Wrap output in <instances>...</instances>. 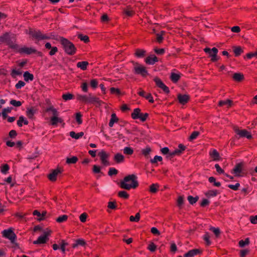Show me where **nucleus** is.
I'll use <instances>...</instances> for the list:
<instances>
[{
	"label": "nucleus",
	"instance_id": "f257e3e1",
	"mask_svg": "<svg viewBox=\"0 0 257 257\" xmlns=\"http://www.w3.org/2000/svg\"><path fill=\"white\" fill-rule=\"evenodd\" d=\"M137 177L134 174L129 175L125 176L123 180L120 182V187L124 189L129 190L131 188H136L139 183L137 181Z\"/></svg>",
	"mask_w": 257,
	"mask_h": 257
},
{
	"label": "nucleus",
	"instance_id": "f03ea898",
	"mask_svg": "<svg viewBox=\"0 0 257 257\" xmlns=\"http://www.w3.org/2000/svg\"><path fill=\"white\" fill-rule=\"evenodd\" d=\"M77 99L81 102L94 104L96 106H100L101 103V101L91 93H89L88 95L77 94Z\"/></svg>",
	"mask_w": 257,
	"mask_h": 257
},
{
	"label": "nucleus",
	"instance_id": "7ed1b4c3",
	"mask_svg": "<svg viewBox=\"0 0 257 257\" xmlns=\"http://www.w3.org/2000/svg\"><path fill=\"white\" fill-rule=\"evenodd\" d=\"M60 42L63 46L65 52L68 55H74L76 51V48L74 45L68 40L61 37Z\"/></svg>",
	"mask_w": 257,
	"mask_h": 257
},
{
	"label": "nucleus",
	"instance_id": "20e7f679",
	"mask_svg": "<svg viewBox=\"0 0 257 257\" xmlns=\"http://www.w3.org/2000/svg\"><path fill=\"white\" fill-rule=\"evenodd\" d=\"M0 42L6 43L11 48L16 51L18 49V45L15 43V39L13 35L6 33L0 37Z\"/></svg>",
	"mask_w": 257,
	"mask_h": 257
},
{
	"label": "nucleus",
	"instance_id": "39448f33",
	"mask_svg": "<svg viewBox=\"0 0 257 257\" xmlns=\"http://www.w3.org/2000/svg\"><path fill=\"white\" fill-rule=\"evenodd\" d=\"M28 34L36 42L43 40H47L50 38L49 37L42 34V32L38 30L30 29Z\"/></svg>",
	"mask_w": 257,
	"mask_h": 257
},
{
	"label": "nucleus",
	"instance_id": "423d86ee",
	"mask_svg": "<svg viewBox=\"0 0 257 257\" xmlns=\"http://www.w3.org/2000/svg\"><path fill=\"white\" fill-rule=\"evenodd\" d=\"M3 236L9 239L13 244H16L15 242L17 236L12 228L4 230L2 232Z\"/></svg>",
	"mask_w": 257,
	"mask_h": 257
},
{
	"label": "nucleus",
	"instance_id": "0eeeda50",
	"mask_svg": "<svg viewBox=\"0 0 257 257\" xmlns=\"http://www.w3.org/2000/svg\"><path fill=\"white\" fill-rule=\"evenodd\" d=\"M234 131L238 136L237 137L238 139L240 138H246L248 139H250L252 138L251 134L246 130H240L237 127H235Z\"/></svg>",
	"mask_w": 257,
	"mask_h": 257
},
{
	"label": "nucleus",
	"instance_id": "6e6552de",
	"mask_svg": "<svg viewBox=\"0 0 257 257\" xmlns=\"http://www.w3.org/2000/svg\"><path fill=\"white\" fill-rule=\"evenodd\" d=\"M204 51L209 55L210 57H211L212 61L215 62L217 60V54L218 53V49L216 48L213 47L211 49L209 48H205Z\"/></svg>",
	"mask_w": 257,
	"mask_h": 257
},
{
	"label": "nucleus",
	"instance_id": "1a4fd4ad",
	"mask_svg": "<svg viewBox=\"0 0 257 257\" xmlns=\"http://www.w3.org/2000/svg\"><path fill=\"white\" fill-rule=\"evenodd\" d=\"M50 233L49 231H45L44 234L40 236L37 240L33 241V243L35 244L45 243L49 239L48 236L50 235Z\"/></svg>",
	"mask_w": 257,
	"mask_h": 257
},
{
	"label": "nucleus",
	"instance_id": "9d476101",
	"mask_svg": "<svg viewBox=\"0 0 257 257\" xmlns=\"http://www.w3.org/2000/svg\"><path fill=\"white\" fill-rule=\"evenodd\" d=\"M154 81L155 82L156 85L162 89L165 93H169L170 90L169 87H167L159 78L155 77L154 79Z\"/></svg>",
	"mask_w": 257,
	"mask_h": 257
},
{
	"label": "nucleus",
	"instance_id": "9b49d317",
	"mask_svg": "<svg viewBox=\"0 0 257 257\" xmlns=\"http://www.w3.org/2000/svg\"><path fill=\"white\" fill-rule=\"evenodd\" d=\"M16 51L19 52L21 54H26L28 55L36 52V50L34 48L27 47L20 48L19 46L18 49H16Z\"/></svg>",
	"mask_w": 257,
	"mask_h": 257
},
{
	"label": "nucleus",
	"instance_id": "f8f14e48",
	"mask_svg": "<svg viewBox=\"0 0 257 257\" xmlns=\"http://www.w3.org/2000/svg\"><path fill=\"white\" fill-rule=\"evenodd\" d=\"M98 156L100 157L102 163L104 166L109 165V163L107 160V159L109 157V155L107 153H106L105 151H102L99 153Z\"/></svg>",
	"mask_w": 257,
	"mask_h": 257
},
{
	"label": "nucleus",
	"instance_id": "ddd939ff",
	"mask_svg": "<svg viewBox=\"0 0 257 257\" xmlns=\"http://www.w3.org/2000/svg\"><path fill=\"white\" fill-rule=\"evenodd\" d=\"M134 69L135 73L137 74H141L142 76H145L148 74V72L145 67L141 65H136L134 67Z\"/></svg>",
	"mask_w": 257,
	"mask_h": 257
},
{
	"label": "nucleus",
	"instance_id": "4468645a",
	"mask_svg": "<svg viewBox=\"0 0 257 257\" xmlns=\"http://www.w3.org/2000/svg\"><path fill=\"white\" fill-rule=\"evenodd\" d=\"M61 173V170L57 169L52 171V172L48 175L49 179L51 181L56 180L57 175Z\"/></svg>",
	"mask_w": 257,
	"mask_h": 257
},
{
	"label": "nucleus",
	"instance_id": "2eb2a0df",
	"mask_svg": "<svg viewBox=\"0 0 257 257\" xmlns=\"http://www.w3.org/2000/svg\"><path fill=\"white\" fill-rule=\"evenodd\" d=\"M201 252V251L199 249H193L185 253L184 256V257H193Z\"/></svg>",
	"mask_w": 257,
	"mask_h": 257
},
{
	"label": "nucleus",
	"instance_id": "dca6fc26",
	"mask_svg": "<svg viewBox=\"0 0 257 257\" xmlns=\"http://www.w3.org/2000/svg\"><path fill=\"white\" fill-rule=\"evenodd\" d=\"M114 161L117 164H121L124 161V157L121 153H116L113 158Z\"/></svg>",
	"mask_w": 257,
	"mask_h": 257
},
{
	"label": "nucleus",
	"instance_id": "f3484780",
	"mask_svg": "<svg viewBox=\"0 0 257 257\" xmlns=\"http://www.w3.org/2000/svg\"><path fill=\"white\" fill-rule=\"evenodd\" d=\"M123 13L126 16L131 17L135 14V12L133 9L129 6H127L125 9H123Z\"/></svg>",
	"mask_w": 257,
	"mask_h": 257
},
{
	"label": "nucleus",
	"instance_id": "a211bd4d",
	"mask_svg": "<svg viewBox=\"0 0 257 257\" xmlns=\"http://www.w3.org/2000/svg\"><path fill=\"white\" fill-rule=\"evenodd\" d=\"M178 99L179 101V102L181 104H185L186 103L189 99V96L186 94L181 95L178 94Z\"/></svg>",
	"mask_w": 257,
	"mask_h": 257
},
{
	"label": "nucleus",
	"instance_id": "6ab92c4d",
	"mask_svg": "<svg viewBox=\"0 0 257 257\" xmlns=\"http://www.w3.org/2000/svg\"><path fill=\"white\" fill-rule=\"evenodd\" d=\"M158 61L157 57L155 55L147 57L145 60L146 62L149 65H153Z\"/></svg>",
	"mask_w": 257,
	"mask_h": 257
},
{
	"label": "nucleus",
	"instance_id": "aec40b11",
	"mask_svg": "<svg viewBox=\"0 0 257 257\" xmlns=\"http://www.w3.org/2000/svg\"><path fill=\"white\" fill-rule=\"evenodd\" d=\"M209 154L213 161H217L219 160V154L216 150H212L209 152Z\"/></svg>",
	"mask_w": 257,
	"mask_h": 257
},
{
	"label": "nucleus",
	"instance_id": "412c9836",
	"mask_svg": "<svg viewBox=\"0 0 257 257\" xmlns=\"http://www.w3.org/2000/svg\"><path fill=\"white\" fill-rule=\"evenodd\" d=\"M118 120L116 114L113 113L111 115V118L109 122L108 125L110 127H112L115 122H117Z\"/></svg>",
	"mask_w": 257,
	"mask_h": 257
},
{
	"label": "nucleus",
	"instance_id": "4be33fe9",
	"mask_svg": "<svg viewBox=\"0 0 257 257\" xmlns=\"http://www.w3.org/2000/svg\"><path fill=\"white\" fill-rule=\"evenodd\" d=\"M233 79L236 81H241L243 78V75L240 73H235L232 76Z\"/></svg>",
	"mask_w": 257,
	"mask_h": 257
},
{
	"label": "nucleus",
	"instance_id": "5701e85b",
	"mask_svg": "<svg viewBox=\"0 0 257 257\" xmlns=\"http://www.w3.org/2000/svg\"><path fill=\"white\" fill-rule=\"evenodd\" d=\"M232 49L235 56L236 57L239 56L243 52L242 49L239 46H233Z\"/></svg>",
	"mask_w": 257,
	"mask_h": 257
},
{
	"label": "nucleus",
	"instance_id": "b1692460",
	"mask_svg": "<svg viewBox=\"0 0 257 257\" xmlns=\"http://www.w3.org/2000/svg\"><path fill=\"white\" fill-rule=\"evenodd\" d=\"M12 110V107H7L3 109L2 112V115L4 119H6L8 117V113H9L11 112Z\"/></svg>",
	"mask_w": 257,
	"mask_h": 257
},
{
	"label": "nucleus",
	"instance_id": "393cba45",
	"mask_svg": "<svg viewBox=\"0 0 257 257\" xmlns=\"http://www.w3.org/2000/svg\"><path fill=\"white\" fill-rule=\"evenodd\" d=\"M88 65V62L87 61H80L77 63V66L83 70L87 69V66Z\"/></svg>",
	"mask_w": 257,
	"mask_h": 257
},
{
	"label": "nucleus",
	"instance_id": "a878e982",
	"mask_svg": "<svg viewBox=\"0 0 257 257\" xmlns=\"http://www.w3.org/2000/svg\"><path fill=\"white\" fill-rule=\"evenodd\" d=\"M24 80L26 81H32L34 79V76L28 71L25 72L23 75Z\"/></svg>",
	"mask_w": 257,
	"mask_h": 257
},
{
	"label": "nucleus",
	"instance_id": "bb28decb",
	"mask_svg": "<svg viewBox=\"0 0 257 257\" xmlns=\"http://www.w3.org/2000/svg\"><path fill=\"white\" fill-rule=\"evenodd\" d=\"M36 112V110L34 108L31 107L27 108L26 113L28 117L31 118L33 117Z\"/></svg>",
	"mask_w": 257,
	"mask_h": 257
},
{
	"label": "nucleus",
	"instance_id": "cd10ccee",
	"mask_svg": "<svg viewBox=\"0 0 257 257\" xmlns=\"http://www.w3.org/2000/svg\"><path fill=\"white\" fill-rule=\"evenodd\" d=\"M84 133L82 132H79L77 134L73 131L70 132V137L75 139H78L82 137Z\"/></svg>",
	"mask_w": 257,
	"mask_h": 257
},
{
	"label": "nucleus",
	"instance_id": "c85d7f7f",
	"mask_svg": "<svg viewBox=\"0 0 257 257\" xmlns=\"http://www.w3.org/2000/svg\"><path fill=\"white\" fill-rule=\"evenodd\" d=\"M141 114V109L139 108H135L133 112L132 113V117L133 119H138L139 118V116Z\"/></svg>",
	"mask_w": 257,
	"mask_h": 257
},
{
	"label": "nucleus",
	"instance_id": "c756f323",
	"mask_svg": "<svg viewBox=\"0 0 257 257\" xmlns=\"http://www.w3.org/2000/svg\"><path fill=\"white\" fill-rule=\"evenodd\" d=\"M62 119L58 116L52 117L51 118V124L52 125H56L58 122L61 123Z\"/></svg>",
	"mask_w": 257,
	"mask_h": 257
},
{
	"label": "nucleus",
	"instance_id": "7c9ffc66",
	"mask_svg": "<svg viewBox=\"0 0 257 257\" xmlns=\"http://www.w3.org/2000/svg\"><path fill=\"white\" fill-rule=\"evenodd\" d=\"M170 78L173 82H177L180 78V74L175 73H171Z\"/></svg>",
	"mask_w": 257,
	"mask_h": 257
},
{
	"label": "nucleus",
	"instance_id": "2f4dec72",
	"mask_svg": "<svg viewBox=\"0 0 257 257\" xmlns=\"http://www.w3.org/2000/svg\"><path fill=\"white\" fill-rule=\"evenodd\" d=\"M198 199L199 197L197 196L196 197H193L192 196L189 195L187 197V200L191 205L195 204L198 200Z\"/></svg>",
	"mask_w": 257,
	"mask_h": 257
},
{
	"label": "nucleus",
	"instance_id": "473e14b6",
	"mask_svg": "<svg viewBox=\"0 0 257 257\" xmlns=\"http://www.w3.org/2000/svg\"><path fill=\"white\" fill-rule=\"evenodd\" d=\"M232 104V101L229 99L226 100H221L219 102V105L221 106L223 105H227V107H230Z\"/></svg>",
	"mask_w": 257,
	"mask_h": 257
},
{
	"label": "nucleus",
	"instance_id": "72a5a7b5",
	"mask_svg": "<svg viewBox=\"0 0 257 257\" xmlns=\"http://www.w3.org/2000/svg\"><path fill=\"white\" fill-rule=\"evenodd\" d=\"M146 51L143 49H137L135 55L139 58H142L145 55Z\"/></svg>",
	"mask_w": 257,
	"mask_h": 257
},
{
	"label": "nucleus",
	"instance_id": "f704fd0d",
	"mask_svg": "<svg viewBox=\"0 0 257 257\" xmlns=\"http://www.w3.org/2000/svg\"><path fill=\"white\" fill-rule=\"evenodd\" d=\"M123 152L125 155H132L134 153V150L128 147H125L123 149Z\"/></svg>",
	"mask_w": 257,
	"mask_h": 257
},
{
	"label": "nucleus",
	"instance_id": "c9c22d12",
	"mask_svg": "<svg viewBox=\"0 0 257 257\" xmlns=\"http://www.w3.org/2000/svg\"><path fill=\"white\" fill-rule=\"evenodd\" d=\"M78 161V158L75 156H73L71 158H67L66 163L68 164H75Z\"/></svg>",
	"mask_w": 257,
	"mask_h": 257
},
{
	"label": "nucleus",
	"instance_id": "e433bc0d",
	"mask_svg": "<svg viewBox=\"0 0 257 257\" xmlns=\"http://www.w3.org/2000/svg\"><path fill=\"white\" fill-rule=\"evenodd\" d=\"M210 235L208 232H205V234L203 236V239L205 240L206 244L208 246L211 244V242L210 240Z\"/></svg>",
	"mask_w": 257,
	"mask_h": 257
},
{
	"label": "nucleus",
	"instance_id": "4c0bfd02",
	"mask_svg": "<svg viewBox=\"0 0 257 257\" xmlns=\"http://www.w3.org/2000/svg\"><path fill=\"white\" fill-rule=\"evenodd\" d=\"M239 245L241 247H243L245 245L249 244V238H246L244 240H240L239 241Z\"/></svg>",
	"mask_w": 257,
	"mask_h": 257
},
{
	"label": "nucleus",
	"instance_id": "58836bf2",
	"mask_svg": "<svg viewBox=\"0 0 257 257\" xmlns=\"http://www.w3.org/2000/svg\"><path fill=\"white\" fill-rule=\"evenodd\" d=\"M218 194L217 190H209L206 193L205 195L208 197H213L216 196Z\"/></svg>",
	"mask_w": 257,
	"mask_h": 257
},
{
	"label": "nucleus",
	"instance_id": "ea45409f",
	"mask_svg": "<svg viewBox=\"0 0 257 257\" xmlns=\"http://www.w3.org/2000/svg\"><path fill=\"white\" fill-rule=\"evenodd\" d=\"M233 173L235 174H238L241 172V164H237L233 170Z\"/></svg>",
	"mask_w": 257,
	"mask_h": 257
},
{
	"label": "nucleus",
	"instance_id": "a19ab883",
	"mask_svg": "<svg viewBox=\"0 0 257 257\" xmlns=\"http://www.w3.org/2000/svg\"><path fill=\"white\" fill-rule=\"evenodd\" d=\"M78 38L82 41L85 43H87L89 41V37L87 35H83L81 34L78 35Z\"/></svg>",
	"mask_w": 257,
	"mask_h": 257
},
{
	"label": "nucleus",
	"instance_id": "79ce46f5",
	"mask_svg": "<svg viewBox=\"0 0 257 257\" xmlns=\"http://www.w3.org/2000/svg\"><path fill=\"white\" fill-rule=\"evenodd\" d=\"M208 181L211 183H213L214 186L216 187H219L221 185V184L219 182H216V179L213 177H210L208 179Z\"/></svg>",
	"mask_w": 257,
	"mask_h": 257
},
{
	"label": "nucleus",
	"instance_id": "37998d69",
	"mask_svg": "<svg viewBox=\"0 0 257 257\" xmlns=\"http://www.w3.org/2000/svg\"><path fill=\"white\" fill-rule=\"evenodd\" d=\"M68 219V216L66 215H63L58 217L56 219V221L58 223H62Z\"/></svg>",
	"mask_w": 257,
	"mask_h": 257
},
{
	"label": "nucleus",
	"instance_id": "c03bdc74",
	"mask_svg": "<svg viewBox=\"0 0 257 257\" xmlns=\"http://www.w3.org/2000/svg\"><path fill=\"white\" fill-rule=\"evenodd\" d=\"M199 134H200V133L197 131H194V132H192L189 138V141H192L196 139L197 138V137L199 135Z\"/></svg>",
	"mask_w": 257,
	"mask_h": 257
},
{
	"label": "nucleus",
	"instance_id": "a18cd8bd",
	"mask_svg": "<svg viewBox=\"0 0 257 257\" xmlns=\"http://www.w3.org/2000/svg\"><path fill=\"white\" fill-rule=\"evenodd\" d=\"M9 169V166L8 164H4L1 167V172L4 174H7Z\"/></svg>",
	"mask_w": 257,
	"mask_h": 257
},
{
	"label": "nucleus",
	"instance_id": "49530a36",
	"mask_svg": "<svg viewBox=\"0 0 257 257\" xmlns=\"http://www.w3.org/2000/svg\"><path fill=\"white\" fill-rule=\"evenodd\" d=\"M140 219V214L139 213H137L136 214L135 217L134 216H131L130 217V220L132 222H138Z\"/></svg>",
	"mask_w": 257,
	"mask_h": 257
},
{
	"label": "nucleus",
	"instance_id": "de8ad7c7",
	"mask_svg": "<svg viewBox=\"0 0 257 257\" xmlns=\"http://www.w3.org/2000/svg\"><path fill=\"white\" fill-rule=\"evenodd\" d=\"M62 98L65 101L69 100L73 98V95L69 93L63 94Z\"/></svg>",
	"mask_w": 257,
	"mask_h": 257
},
{
	"label": "nucleus",
	"instance_id": "09e8293b",
	"mask_svg": "<svg viewBox=\"0 0 257 257\" xmlns=\"http://www.w3.org/2000/svg\"><path fill=\"white\" fill-rule=\"evenodd\" d=\"M210 230L214 233L216 237H218L219 236L220 234V230L219 228L211 227H210Z\"/></svg>",
	"mask_w": 257,
	"mask_h": 257
},
{
	"label": "nucleus",
	"instance_id": "8fccbe9b",
	"mask_svg": "<svg viewBox=\"0 0 257 257\" xmlns=\"http://www.w3.org/2000/svg\"><path fill=\"white\" fill-rule=\"evenodd\" d=\"M164 34V31H162L161 32V33H158L156 34V40L158 43H162V42L163 40V35Z\"/></svg>",
	"mask_w": 257,
	"mask_h": 257
},
{
	"label": "nucleus",
	"instance_id": "3c124183",
	"mask_svg": "<svg viewBox=\"0 0 257 257\" xmlns=\"http://www.w3.org/2000/svg\"><path fill=\"white\" fill-rule=\"evenodd\" d=\"M118 195L119 197L124 199H127L129 197L128 194L126 191H119L118 193Z\"/></svg>",
	"mask_w": 257,
	"mask_h": 257
},
{
	"label": "nucleus",
	"instance_id": "603ef678",
	"mask_svg": "<svg viewBox=\"0 0 257 257\" xmlns=\"http://www.w3.org/2000/svg\"><path fill=\"white\" fill-rule=\"evenodd\" d=\"M10 104L16 107H19L22 105V102L20 101H17L15 99H12L10 102Z\"/></svg>",
	"mask_w": 257,
	"mask_h": 257
},
{
	"label": "nucleus",
	"instance_id": "864d4df0",
	"mask_svg": "<svg viewBox=\"0 0 257 257\" xmlns=\"http://www.w3.org/2000/svg\"><path fill=\"white\" fill-rule=\"evenodd\" d=\"M162 157L159 156H155L153 159H151L150 162L152 164H156L158 161H162Z\"/></svg>",
	"mask_w": 257,
	"mask_h": 257
},
{
	"label": "nucleus",
	"instance_id": "5fc2aeb1",
	"mask_svg": "<svg viewBox=\"0 0 257 257\" xmlns=\"http://www.w3.org/2000/svg\"><path fill=\"white\" fill-rule=\"evenodd\" d=\"M159 187V185L157 184H153L150 186V191L152 193H156Z\"/></svg>",
	"mask_w": 257,
	"mask_h": 257
},
{
	"label": "nucleus",
	"instance_id": "6e6d98bb",
	"mask_svg": "<svg viewBox=\"0 0 257 257\" xmlns=\"http://www.w3.org/2000/svg\"><path fill=\"white\" fill-rule=\"evenodd\" d=\"M118 173V171L114 168H110L108 172L109 176H111L113 175H116Z\"/></svg>",
	"mask_w": 257,
	"mask_h": 257
},
{
	"label": "nucleus",
	"instance_id": "4d7b16f0",
	"mask_svg": "<svg viewBox=\"0 0 257 257\" xmlns=\"http://www.w3.org/2000/svg\"><path fill=\"white\" fill-rule=\"evenodd\" d=\"M184 204V198L182 196H179L177 199V205L178 206L181 208Z\"/></svg>",
	"mask_w": 257,
	"mask_h": 257
},
{
	"label": "nucleus",
	"instance_id": "13d9d810",
	"mask_svg": "<svg viewBox=\"0 0 257 257\" xmlns=\"http://www.w3.org/2000/svg\"><path fill=\"white\" fill-rule=\"evenodd\" d=\"M85 244V242L83 239H78L76 240V243L73 245V247L75 248L78 245L83 246Z\"/></svg>",
	"mask_w": 257,
	"mask_h": 257
},
{
	"label": "nucleus",
	"instance_id": "bf43d9fd",
	"mask_svg": "<svg viewBox=\"0 0 257 257\" xmlns=\"http://www.w3.org/2000/svg\"><path fill=\"white\" fill-rule=\"evenodd\" d=\"M151 152V149L150 147H147L145 149H144L142 151V154L146 157L149 155Z\"/></svg>",
	"mask_w": 257,
	"mask_h": 257
},
{
	"label": "nucleus",
	"instance_id": "052dcab7",
	"mask_svg": "<svg viewBox=\"0 0 257 257\" xmlns=\"http://www.w3.org/2000/svg\"><path fill=\"white\" fill-rule=\"evenodd\" d=\"M21 72L19 71V70H16V69H13L12 71V72L11 73V76L15 78L17 76H18V75H20L21 74Z\"/></svg>",
	"mask_w": 257,
	"mask_h": 257
},
{
	"label": "nucleus",
	"instance_id": "680f3d73",
	"mask_svg": "<svg viewBox=\"0 0 257 257\" xmlns=\"http://www.w3.org/2000/svg\"><path fill=\"white\" fill-rule=\"evenodd\" d=\"M156 245L153 242L150 243L148 247V249L151 252H154L156 250Z\"/></svg>",
	"mask_w": 257,
	"mask_h": 257
},
{
	"label": "nucleus",
	"instance_id": "e2e57ef3",
	"mask_svg": "<svg viewBox=\"0 0 257 257\" xmlns=\"http://www.w3.org/2000/svg\"><path fill=\"white\" fill-rule=\"evenodd\" d=\"M227 186L230 189L236 191L238 189V188L240 186V184L238 183H237L235 185H232V184L228 185Z\"/></svg>",
	"mask_w": 257,
	"mask_h": 257
},
{
	"label": "nucleus",
	"instance_id": "0e129e2a",
	"mask_svg": "<svg viewBox=\"0 0 257 257\" xmlns=\"http://www.w3.org/2000/svg\"><path fill=\"white\" fill-rule=\"evenodd\" d=\"M148 116H149V114L147 113H141V114L140 115V116H139L140 117L139 118L142 121H145L146 120Z\"/></svg>",
	"mask_w": 257,
	"mask_h": 257
},
{
	"label": "nucleus",
	"instance_id": "69168bd1",
	"mask_svg": "<svg viewBox=\"0 0 257 257\" xmlns=\"http://www.w3.org/2000/svg\"><path fill=\"white\" fill-rule=\"evenodd\" d=\"M33 214L38 217L37 219L38 220L40 221L43 220V218L41 217L42 214H41V213L39 211L37 210H34L33 212Z\"/></svg>",
	"mask_w": 257,
	"mask_h": 257
},
{
	"label": "nucleus",
	"instance_id": "338daca9",
	"mask_svg": "<svg viewBox=\"0 0 257 257\" xmlns=\"http://www.w3.org/2000/svg\"><path fill=\"white\" fill-rule=\"evenodd\" d=\"M68 245V243L65 242V240H62L60 249L61 251L65 253V246Z\"/></svg>",
	"mask_w": 257,
	"mask_h": 257
},
{
	"label": "nucleus",
	"instance_id": "774afa93",
	"mask_svg": "<svg viewBox=\"0 0 257 257\" xmlns=\"http://www.w3.org/2000/svg\"><path fill=\"white\" fill-rule=\"evenodd\" d=\"M25 85V83L21 80L18 81V82L16 84L15 87L17 89H21L22 87L24 86Z\"/></svg>",
	"mask_w": 257,
	"mask_h": 257
}]
</instances>
